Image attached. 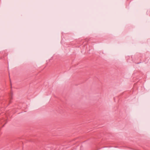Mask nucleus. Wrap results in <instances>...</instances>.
Segmentation results:
<instances>
[{
    "label": "nucleus",
    "mask_w": 150,
    "mask_h": 150,
    "mask_svg": "<svg viewBox=\"0 0 150 150\" xmlns=\"http://www.w3.org/2000/svg\"><path fill=\"white\" fill-rule=\"evenodd\" d=\"M10 83H11V79H10Z\"/></svg>",
    "instance_id": "obj_1"
},
{
    "label": "nucleus",
    "mask_w": 150,
    "mask_h": 150,
    "mask_svg": "<svg viewBox=\"0 0 150 150\" xmlns=\"http://www.w3.org/2000/svg\"><path fill=\"white\" fill-rule=\"evenodd\" d=\"M6 56V55H3V56Z\"/></svg>",
    "instance_id": "obj_2"
},
{
    "label": "nucleus",
    "mask_w": 150,
    "mask_h": 150,
    "mask_svg": "<svg viewBox=\"0 0 150 150\" xmlns=\"http://www.w3.org/2000/svg\"><path fill=\"white\" fill-rule=\"evenodd\" d=\"M9 77H10V75H9ZM10 77H9V78H10Z\"/></svg>",
    "instance_id": "obj_4"
},
{
    "label": "nucleus",
    "mask_w": 150,
    "mask_h": 150,
    "mask_svg": "<svg viewBox=\"0 0 150 150\" xmlns=\"http://www.w3.org/2000/svg\"><path fill=\"white\" fill-rule=\"evenodd\" d=\"M11 99H12V97H11Z\"/></svg>",
    "instance_id": "obj_3"
}]
</instances>
